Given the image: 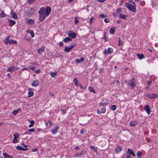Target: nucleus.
Segmentation results:
<instances>
[{
    "instance_id": "f257e3e1",
    "label": "nucleus",
    "mask_w": 158,
    "mask_h": 158,
    "mask_svg": "<svg viewBox=\"0 0 158 158\" xmlns=\"http://www.w3.org/2000/svg\"><path fill=\"white\" fill-rule=\"evenodd\" d=\"M51 12V10H39V20L40 22H43L45 18L49 15Z\"/></svg>"
},
{
    "instance_id": "f03ea898",
    "label": "nucleus",
    "mask_w": 158,
    "mask_h": 158,
    "mask_svg": "<svg viewBox=\"0 0 158 158\" xmlns=\"http://www.w3.org/2000/svg\"><path fill=\"white\" fill-rule=\"evenodd\" d=\"M129 3H125L126 6L129 10H135V4L132 0H128Z\"/></svg>"
},
{
    "instance_id": "7ed1b4c3",
    "label": "nucleus",
    "mask_w": 158,
    "mask_h": 158,
    "mask_svg": "<svg viewBox=\"0 0 158 158\" xmlns=\"http://www.w3.org/2000/svg\"><path fill=\"white\" fill-rule=\"evenodd\" d=\"M4 42L5 44H16L17 43L16 40H13L10 39L8 40L7 39H5L4 40Z\"/></svg>"
},
{
    "instance_id": "20e7f679",
    "label": "nucleus",
    "mask_w": 158,
    "mask_h": 158,
    "mask_svg": "<svg viewBox=\"0 0 158 158\" xmlns=\"http://www.w3.org/2000/svg\"><path fill=\"white\" fill-rule=\"evenodd\" d=\"M68 35L69 37L72 39L75 38L77 37V35L73 31H69L68 33Z\"/></svg>"
},
{
    "instance_id": "39448f33",
    "label": "nucleus",
    "mask_w": 158,
    "mask_h": 158,
    "mask_svg": "<svg viewBox=\"0 0 158 158\" xmlns=\"http://www.w3.org/2000/svg\"><path fill=\"white\" fill-rule=\"evenodd\" d=\"M113 52V48H108L106 50V49H105V51L104 52V53L105 54H110L112 53Z\"/></svg>"
},
{
    "instance_id": "423d86ee",
    "label": "nucleus",
    "mask_w": 158,
    "mask_h": 158,
    "mask_svg": "<svg viewBox=\"0 0 158 158\" xmlns=\"http://www.w3.org/2000/svg\"><path fill=\"white\" fill-rule=\"evenodd\" d=\"M58 128V126H56L53 127L52 129L51 130V132L53 134H55L56 133L57 130Z\"/></svg>"
},
{
    "instance_id": "0eeeda50",
    "label": "nucleus",
    "mask_w": 158,
    "mask_h": 158,
    "mask_svg": "<svg viewBox=\"0 0 158 158\" xmlns=\"http://www.w3.org/2000/svg\"><path fill=\"white\" fill-rule=\"evenodd\" d=\"M147 96L149 98H155L157 97V95L155 94H147Z\"/></svg>"
},
{
    "instance_id": "6e6552de",
    "label": "nucleus",
    "mask_w": 158,
    "mask_h": 158,
    "mask_svg": "<svg viewBox=\"0 0 158 158\" xmlns=\"http://www.w3.org/2000/svg\"><path fill=\"white\" fill-rule=\"evenodd\" d=\"M144 109L147 112L148 114H149L150 113V110L149 106L148 105H146L144 107Z\"/></svg>"
},
{
    "instance_id": "1a4fd4ad",
    "label": "nucleus",
    "mask_w": 158,
    "mask_h": 158,
    "mask_svg": "<svg viewBox=\"0 0 158 158\" xmlns=\"http://www.w3.org/2000/svg\"><path fill=\"white\" fill-rule=\"evenodd\" d=\"M28 97H32L33 95V89H32L29 88L28 89Z\"/></svg>"
},
{
    "instance_id": "9d476101",
    "label": "nucleus",
    "mask_w": 158,
    "mask_h": 158,
    "mask_svg": "<svg viewBox=\"0 0 158 158\" xmlns=\"http://www.w3.org/2000/svg\"><path fill=\"white\" fill-rule=\"evenodd\" d=\"M39 84V82L38 80H35L32 83L31 85L34 87H36L38 86Z\"/></svg>"
},
{
    "instance_id": "9b49d317",
    "label": "nucleus",
    "mask_w": 158,
    "mask_h": 158,
    "mask_svg": "<svg viewBox=\"0 0 158 158\" xmlns=\"http://www.w3.org/2000/svg\"><path fill=\"white\" fill-rule=\"evenodd\" d=\"M10 15L12 18L15 19H16L17 18V16L16 13L14 12L12 10L10 12Z\"/></svg>"
},
{
    "instance_id": "f8f14e48",
    "label": "nucleus",
    "mask_w": 158,
    "mask_h": 158,
    "mask_svg": "<svg viewBox=\"0 0 158 158\" xmlns=\"http://www.w3.org/2000/svg\"><path fill=\"white\" fill-rule=\"evenodd\" d=\"M8 20L9 25L10 26H12L16 23V22L14 20L10 19H8Z\"/></svg>"
},
{
    "instance_id": "ddd939ff",
    "label": "nucleus",
    "mask_w": 158,
    "mask_h": 158,
    "mask_svg": "<svg viewBox=\"0 0 158 158\" xmlns=\"http://www.w3.org/2000/svg\"><path fill=\"white\" fill-rule=\"evenodd\" d=\"M138 123L136 121L134 120L131 121L130 122V125L131 127H134V126L136 125Z\"/></svg>"
},
{
    "instance_id": "4468645a",
    "label": "nucleus",
    "mask_w": 158,
    "mask_h": 158,
    "mask_svg": "<svg viewBox=\"0 0 158 158\" xmlns=\"http://www.w3.org/2000/svg\"><path fill=\"white\" fill-rule=\"evenodd\" d=\"M126 153H129L130 155H132L133 156L135 157V155L134 153L132 151V150L131 149H128L127 151L126 152Z\"/></svg>"
},
{
    "instance_id": "2eb2a0df",
    "label": "nucleus",
    "mask_w": 158,
    "mask_h": 158,
    "mask_svg": "<svg viewBox=\"0 0 158 158\" xmlns=\"http://www.w3.org/2000/svg\"><path fill=\"white\" fill-rule=\"evenodd\" d=\"M16 69H15V67L14 66H12L11 67L8 68L7 71L10 72H12L14 71Z\"/></svg>"
},
{
    "instance_id": "dca6fc26",
    "label": "nucleus",
    "mask_w": 158,
    "mask_h": 158,
    "mask_svg": "<svg viewBox=\"0 0 158 158\" xmlns=\"http://www.w3.org/2000/svg\"><path fill=\"white\" fill-rule=\"evenodd\" d=\"M84 59L83 57L81 58L80 59H76L75 60V62L76 63H80L81 62H83Z\"/></svg>"
},
{
    "instance_id": "f3484780",
    "label": "nucleus",
    "mask_w": 158,
    "mask_h": 158,
    "mask_svg": "<svg viewBox=\"0 0 158 158\" xmlns=\"http://www.w3.org/2000/svg\"><path fill=\"white\" fill-rule=\"evenodd\" d=\"M129 85H130L131 86V88L133 89L136 86V84H135L134 82H132V81H129L128 83Z\"/></svg>"
},
{
    "instance_id": "a211bd4d",
    "label": "nucleus",
    "mask_w": 158,
    "mask_h": 158,
    "mask_svg": "<svg viewBox=\"0 0 158 158\" xmlns=\"http://www.w3.org/2000/svg\"><path fill=\"white\" fill-rule=\"evenodd\" d=\"M136 55L138 58L140 60H142L144 57V55L143 54H140L137 53Z\"/></svg>"
},
{
    "instance_id": "6ab92c4d",
    "label": "nucleus",
    "mask_w": 158,
    "mask_h": 158,
    "mask_svg": "<svg viewBox=\"0 0 158 158\" xmlns=\"http://www.w3.org/2000/svg\"><path fill=\"white\" fill-rule=\"evenodd\" d=\"M44 48H39L37 52L39 54H42L44 51Z\"/></svg>"
},
{
    "instance_id": "aec40b11",
    "label": "nucleus",
    "mask_w": 158,
    "mask_h": 158,
    "mask_svg": "<svg viewBox=\"0 0 158 158\" xmlns=\"http://www.w3.org/2000/svg\"><path fill=\"white\" fill-rule=\"evenodd\" d=\"M3 155L4 158H13V156H9L8 154L6 153H3Z\"/></svg>"
},
{
    "instance_id": "412c9836",
    "label": "nucleus",
    "mask_w": 158,
    "mask_h": 158,
    "mask_svg": "<svg viewBox=\"0 0 158 158\" xmlns=\"http://www.w3.org/2000/svg\"><path fill=\"white\" fill-rule=\"evenodd\" d=\"M63 40L65 43H68L69 41H71L72 39L69 37H67L64 38Z\"/></svg>"
},
{
    "instance_id": "4be33fe9",
    "label": "nucleus",
    "mask_w": 158,
    "mask_h": 158,
    "mask_svg": "<svg viewBox=\"0 0 158 158\" xmlns=\"http://www.w3.org/2000/svg\"><path fill=\"white\" fill-rule=\"evenodd\" d=\"M122 149V147L118 146L117 148H115V151L117 152L118 153L120 152Z\"/></svg>"
},
{
    "instance_id": "5701e85b",
    "label": "nucleus",
    "mask_w": 158,
    "mask_h": 158,
    "mask_svg": "<svg viewBox=\"0 0 158 158\" xmlns=\"http://www.w3.org/2000/svg\"><path fill=\"white\" fill-rule=\"evenodd\" d=\"M35 130L34 129V128L30 129H29L28 131H27L24 134H29V132H35Z\"/></svg>"
},
{
    "instance_id": "b1692460",
    "label": "nucleus",
    "mask_w": 158,
    "mask_h": 158,
    "mask_svg": "<svg viewBox=\"0 0 158 158\" xmlns=\"http://www.w3.org/2000/svg\"><path fill=\"white\" fill-rule=\"evenodd\" d=\"M83 155V151H81L80 153H77L75 154V155L77 157H80Z\"/></svg>"
},
{
    "instance_id": "393cba45",
    "label": "nucleus",
    "mask_w": 158,
    "mask_h": 158,
    "mask_svg": "<svg viewBox=\"0 0 158 158\" xmlns=\"http://www.w3.org/2000/svg\"><path fill=\"white\" fill-rule=\"evenodd\" d=\"M16 148V149L18 150H20L23 151H25L28 150V149L27 148H24L19 146H17Z\"/></svg>"
},
{
    "instance_id": "a878e982",
    "label": "nucleus",
    "mask_w": 158,
    "mask_h": 158,
    "mask_svg": "<svg viewBox=\"0 0 158 158\" xmlns=\"http://www.w3.org/2000/svg\"><path fill=\"white\" fill-rule=\"evenodd\" d=\"M108 104V103H102L101 102L99 103V106L100 107H105L107 106Z\"/></svg>"
},
{
    "instance_id": "bb28decb",
    "label": "nucleus",
    "mask_w": 158,
    "mask_h": 158,
    "mask_svg": "<svg viewBox=\"0 0 158 158\" xmlns=\"http://www.w3.org/2000/svg\"><path fill=\"white\" fill-rule=\"evenodd\" d=\"M34 23V21L31 19H30L27 21V24L32 25Z\"/></svg>"
},
{
    "instance_id": "cd10ccee",
    "label": "nucleus",
    "mask_w": 158,
    "mask_h": 158,
    "mask_svg": "<svg viewBox=\"0 0 158 158\" xmlns=\"http://www.w3.org/2000/svg\"><path fill=\"white\" fill-rule=\"evenodd\" d=\"M20 109L19 108L17 110H14L12 111V113L14 115H16V114L20 110Z\"/></svg>"
},
{
    "instance_id": "c85d7f7f",
    "label": "nucleus",
    "mask_w": 158,
    "mask_h": 158,
    "mask_svg": "<svg viewBox=\"0 0 158 158\" xmlns=\"http://www.w3.org/2000/svg\"><path fill=\"white\" fill-rule=\"evenodd\" d=\"M114 32H115V30L114 29V28H113V27L111 28L109 30L110 33L111 34H114Z\"/></svg>"
},
{
    "instance_id": "c756f323",
    "label": "nucleus",
    "mask_w": 158,
    "mask_h": 158,
    "mask_svg": "<svg viewBox=\"0 0 158 158\" xmlns=\"http://www.w3.org/2000/svg\"><path fill=\"white\" fill-rule=\"evenodd\" d=\"M71 50L69 47H65L64 48V51L66 52H69Z\"/></svg>"
},
{
    "instance_id": "7c9ffc66",
    "label": "nucleus",
    "mask_w": 158,
    "mask_h": 158,
    "mask_svg": "<svg viewBox=\"0 0 158 158\" xmlns=\"http://www.w3.org/2000/svg\"><path fill=\"white\" fill-rule=\"evenodd\" d=\"M27 15L29 16H31L33 14V12L31 10H27Z\"/></svg>"
},
{
    "instance_id": "2f4dec72",
    "label": "nucleus",
    "mask_w": 158,
    "mask_h": 158,
    "mask_svg": "<svg viewBox=\"0 0 158 158\" xmlns=\"http://www.w3.org/2000/svg\"><path fill=\"white\" fill-rule=\"evenodd\" d=\"M73 81L75 83V85L77 86H78L80 84L77 82V78H74L73 79Z\"/></svg>"
},
{
    "instance_id": "473e14b6",
    "label": "nucleus",
    "mask_w": 158,
    "mask_h": 158,
    "mask_svg": "<svg viewBox=\"0 0 158 158\" xmlns=\"http://www.w3.org/2000/svg\"><path fill=\"white\" fill-rule=\"evenodd\" d=\"M119 18H120L121 19H126V18H126V15H124V14H119Z\"/></svg>"
},
{
    "instance_id": "72a5a7b5",
    "label": "nucleus",
    "mask_w": 158,
    "mask_h": 158,
    "mask_svg": "<svg viewBox=\"0 0 158 158\" xmlns=\"http://www.w3.org/2000/svg\"><path fill=\"white\" fill-rule=\"evenodd\" d=\"M89 90L90 91L93 92L94 93H95V92L92 86H89L88 87Z\"/></svg>"
},
{
    "instance_id": "f704fd0d",
    "label": "nucleus",
    "mask_w": 158,
    "mask_h": 158,
    "mask_svg": "<svg viewBox=\"0 0 158 158\" xmlns=\"http://www.w3.org/2000/svg\"><path fill=\"white\" fill-rule=\"evenodd\" d=\"M103 39V40H105V42L107 41V38L106 36V33L105 32H104Z\"/></svg>"
},
{
    "instance_id": "c9c22d12",
    "label": "nucleus",
    "mask_w": 158,
    "mask_h": 158,
    "mask_svg": "<svg viewBox=\"0 0 158 158\" xmlns=\"http://www.w3.org/2000/svg\"><path fill=\"white\" fill-rule=\"evenodd\" d=\"M6 15V14L4 13L3 10H2L1 13L0 14V17L2 18L4 17Z\"/></svg>"
},
{
    "instance_id": "e433bc0d",
    "label": "nucleus",
    "mask_w": 158,
    "mask_h": 158,
    "mask_svg": "<svg viewBox=\"0 0 158 158\" xmlns=\"http://www.w3.org/2000/svg\"><path fill=\"white\" fill-rule=\"evenodd\" d=\"M50 75L52 77H54L55 76H56L57 75V74L55 72H51Z\"/></svg>"
},
{
    "instance_id": "4c0bfd02",
    "label": "nucleus",
    "mask_w": 158,
    "mask_h": 158,
    "mask_svg": "<svg viewBox=\"0 0 158 158\" xmlns=\"http://www.w3.org/2000/svg\"><path fill=\"white\" fill-rule=\"evenodd\" d=\"M110 108L112 110L114 111L116 110L117 107L115 105H113L111 106Z\"/></svg>"
},
{
    "instance_id": "58836bf2",
    "label": "nucleus",
    "mask_w": 158,
    "mask_h": 158,
    "mask_svg": "<svg viewBox=\"0 0 158 158\" xmlns=\"http://www.w3.org/2000/svg\"><path fill=\"white\" fill-rule=\"evenodd\" d=\"M137 155L138 158H141L142 155V154L139 151L137 152Z\"/></svg>"
},
{
    "instance_id": "ea45409f",
    "label": "nucleus",
    "mask_w": 158,
    "mask_h": 158,
    "mask_svg": "<svg viewBox=\"0 0 158 158\" xmlns=\"http://www.w3.org/2000/svg\"><path fill=\"white\" fill-rule=\"evenodd\" d=\"M14 138H15V139H17L19 138V135L18 133H16L15 134H14L13 135Z\"/></svg>"
},
{
    "instance_id": "a19ab883",
    "label": "nucleus",
    "mask_w": 158,
    "mask_h": 158,
    "mask_svg": "<svg viewBox=\"0 0 158 158\" xmlns=\"http://www.w3.org/2000/svg\"><path fill=\"white\" fill-rule=\"evenodd\" d=\"M99 17L102 18H106L107 17V16L106 15H105L103 14H102L100 15Z\"/></svg>"
},
{
    "instance_id": "79ce46f5",
    "label": "nucleus",
    "mask_w": 158,
    "mask_h": 158,
    "mask_svg": "<svg viewBox=\"0 0 158 158\" xmlns=\"http://www.w3.org/2000/svg\"><path fill=\"white\" fill-rule=\"evenodd\" d=\"M118 39H119V40H118L119 43H118V45L119 46V45H121L123 43V42L121 40L120 38H119V37L118 38Z\"/></svg>"
},
{
    "instance_id": "37998d69",
    "label": "nucleus",
    "mask_w": 158,
    "mask_h": 158,
    "mask_svg": "<svg viewBox=\"0 0 158 158\" xmlns=\"http://www.w3.org/2000/svg\"><path fill=\"white\" fill-rule=\"evenodd\" d=\"M106 111V109L105 107H103L101 108V113L104 114Z\"/></svg>"
},
{
    "instance_id": "c03bdc74",
    "label": "nucleus",
    "mask_w": 158,
    "mask_h": 158,
    "mask_svg": "<svg viewBox=\"0 0 158 158\" xmlns=\"http://www.w3.org/2000/svg\"><path fill=\"white\" fill-rule=\"evenodd\" d=\"M90 148L91 149L93 150L94 151H95V152H97V151L96 148L94 146H90Z\"/></svg>"
},
{
    "instance_id": "a18cd8bd",
    "label": "nucleus",
    "mask_w": 158,
    "mask_h": 158,
    "mask_svg": "<svg viewBox=\"0 0 158 158\" xmlns=\"http://www.w3.org/2000/svg\"><path fill=\"white\" fill-rule=\"evenodd\" d=\"M29 33L31 35V37H33L34 36H35L34 34L33 31L32 30H31V31H30Z\"/></svg>"
},
{
    "instance_id": "49530a36",
    "label": "nucleus",
    "mask_w": 158,
    "mask_h": 158,
    "mask_svg": "<svg viewBox=\"0 0 158 158\" xmlns=\"http://www.w3.org/2000/svg\"><path fill=\"white\" fill-rule=\"evenodd\" d=\"M77 17H75L74 18V23L75 24H76L77 23H78L79 22V20H77Z\"/></svg>"
},
{
    "instance_id": "de8ad7c7",
    "label": "nucleus",
    "mask_w": 158,
    "mask_h": 158,
    "mask_svg": "<svg viewBox=\"0 0 158 158\" xmlns=\"http://www.w3.org/2000/svg\"><path fill=\"white\" fill-rule=\"evenodd\" d=\"M127 156L126 158H131V155L128 153H126Z\"/></svg>"
},
{
    "instance_id": "09e8293b",
    "label": "nucleus",
    "mask_w": 158,
    "mask_h": 158,
    "mask_svg": "<svg viewBox=\"0 0 158 158\" xmlns=\"http://www.w3.org/2000/svg\"><path fill=\"white\" fill-rule=\"evenodd\" d=\"M94 19V18L93 17H92L90 19V24L91 23L93 22V21Z\"/></svg>"
},
{
    "instance_id": "8fccbe9b",
    "label": "nucleus",
    "mask_w": 158,
    "mask_h": 158,
    "mask_svg": "<svg viewBox=\"0 0 158 158\" xmlns=\"http://www.w3.org/2000/svg\"><path fill=\"white\" fill-rule=\"evenodd\" d=\"M12 141L14 143H17L18 142V140L16 138L15 139V138H14V139Z\"/></svg>"
},
{
    "instance_id": "3c124183",
    "label": "nucleus",
    "mask_w": 158,
    "mask_h": 158,
    "mask_svg": "<svg viewBox=\"0 0 158 158\" xmlns=\"http://www.w3.org/2000/svg\"><path fill=\"white\" fill-rule=\"evenodd\" d=\"M152 4L153 7L155 6L156 5V3L153 1H152Z\"/></svg>"
},
{
    "instance_id": "603ef678",
    "label": "nucleus",
    "mask_w": 158,
    "mask_h": 158,
    "mask_svg": "<svg viewBox=\"0 0 158 158\" xmlns=\"http://www.w3.org/2000/svg\"><path fill=\"white\" fill-rule=\"evenodd\" d=\"M104 21L106 23H108L110 22V20L108 19H104Z\"/></svg>"
},
{
    "instance_id": "864d4df0",
    "label": "nucleus",
    "mask_w": 158,
    "mask_h": 158,
    "mask_svg": "<svg viewBox=\"0 0 158 158\" xmlns=\"http://www.w3.org/2000/svg\"><path fill=\"white\" fill-rule=\"evenodd\" d=\"M35 0H28V3L29 4H31L34 2Z\"/></svg>"
},
{
    "instance_id": "5fc2aeb1",
    "label": "nucleus",
    "mask_w": 158,
    "mask_h": 158,
    "mask_svg": "<svg viewBox=\"0 0 158 158\" xmlns=\"http://www.w3.org/2000/svg\"><path fill=\"white\" fill-rule=\"evenodd\" d=\"M75 45V44H72L69 47L70 48V49H71L74 47Z\"/></svg>"
},
{
    "instance_id": "6e6d98bb",
    "label": "nucleus",
    "mask_w": 158,
    "mask_h": 158,
    "mask_svg": "<svg viewBox=\"0 0 158 158\" xmlns=\"http://www.w3.org/2000/svg\"><path fill=\"white\" fill-rule=\"evenodd\" d=\"M97 113L99 114H101L102 113L99 110H97Z\"/></svg>"
},
{
    "instance_id": "4d7b16f0",
    "label": "nucleus",
    "mask_w": 158,
    "mask_h": 158,
    "mask_svg": "<svg viewBox=\"0 0 158 158\" xmlns=\"http://www.w3.org/2000/svg\"><path fill=\"white\" fill-rule=\"evenodd\" d=\"M40 72V69H38L36 71H35V73H39Z\"/></svg>"
},
{
    "instance_id": "13d9d810",
    "label": "nucleus",
    "mask_w": 158,
    "mask_h": 158,
    "mask_svg": "<svg viewBox=\"0 0 158 158\" xmlns=\"http://www.w3.org/2000/svg\"><path fill=\"white\" fill-rule=\"evenodd\" d=\"M31 69L32 70L34 71L35 70V67H31V68H29V70Z\"/></svg>"
},
{
    "instance_id": "bf43d9fd",
    "label": "nucleus",
    "mask_w": 158,
    "mask_h": 158,
    "mask_svg": "<svg viewBox=\"0 0 158 158\" xmlns=\"http://www.w3.org/2000/svg\"><path fill=\"white\" fill-rule=\"evenodd\" d=\"M152 84L151 81H148L147 82V84L148 85H150Z\"/></svg>"
},
{
    "instance_id": "052dcab7",
    "label": "nucleus",
    "mask_w": 158,
    "mask_h": 158,
    "mask_svg": "<svg viewBox=\"0 0 158 158\" xmlns=\"http://www.w3.org/2000/svg\"><path fill=\"white\" fill-rule=\"evenodd\" d=\"M45 10H51L50 7L47 6L45 8Z\"/></svg>"
},
{
    "instance_id": "680f3d73",
    "label": "nucleus",
    "mask_w": 158,
    "mask_h": 158,
    "mask_svg": "<svg viewBox=\"0 0 158 158\" xmlns=\"http://www.w3.org/2000/svg\"><path fill=\"white\" fill-rule=\"evenodd\" d=\"M59 45L60 46H63V43L62 42H60L59 43Z\"/></svg>"
},
{
    "instance_id": "e2e57ef3",
    "label": "nucleus",
    "mask_w": 158,
    "mask_h": 158,
    "mask_svg": "<svg viewBox=\"0 0 158 158\" xmlns=\"http://www.w3.org/2000/svg\"><path fill=\"white\" fill-rule=\"evenodd\" d=\"M103 70H104L103 69H102V68L101 69L99 70V72L102 73L103 72Z\"/></svg>"
},
{
    "instance_id": "0e129e2a",
    "label": "nucleus",
    "mask_w": 158,
    "mask_h": 158,
    "mask_svg": "<svg viewBox=\"0 0 158 158\" xmlns=\"http://www.w3.org/2000/svg\"><path fill=\"white\" fill-rule=\"evenodd\" d=\"M30 122L31 123V124H33V125H34L35 123L34 121H33V120H31V121H30Z\"/></svg>"
},
{
    "instance_id": "69168bd1",
    "label": "nucleus",
    "mask_w": 158,
    "mask_h": 158,
    "mask_svg": "<svg viewBox=\"0 0 158 158\" xmlns=\"http://www.w3.org/2000/svg\"><path fill=\"white\" fill-rule=\"evenodd\" d=\"M75 149L76 150H79L80 148L78 146H76L75 147Z\"/></svg>"
},
{
    "instance_id": "338daca9",
    "label": "nucleus",
    "mask_w": 158,
    "mask_h": 158,
    "mask_svg": "<svg viewBox=\"0 0 158 158\" xmlns=\"http://www.w3.org/2000/svg\"><path fill=\"white\" fill-rule=\"evenodd\" d=\"M32 152H36L37 151V149L36 148H34L32 149Z\"/></svg>"
},
{
    "instance_id": "774afa93",
    "label": "nucleus",
    "mask_w": 158,
    "mask_h": 158,
    "mask_svg": "<svg viewBox=\"0 0 158 158\" xmlns=\"http://www.w3.org/2000/svg\"><path fill=\"white\" fill-rule=\"evenodd\" d=\"M48 122L49 123V125H50V126H51V125H52V122H51V121H50V120H49L48 121Z\"/></svg>"
}]
</instances>
